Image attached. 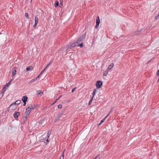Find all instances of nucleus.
<instances>
[{
	"instance_id": "25",
	"label": "nucleus",
	"mask_w": 159,
	"mask_h": 159,
	"mask_svg": "<svg viewBox=\"0 0 159 159\" xmlns=\"http://www.w3.org/2000/svg\"><path fill=\"white\" fill-rule=\"evenodd\" d=\"M17 105H18L17 104V103H16V101L15 102H14V103H13L11 104V106L12 107V106H13V105H14L15 106L17 107L16 106Z\"/></svg>"
},
{
	"instance_id": "7",
	"label": "nucleus",
	"mask_w": 159,
	"mask_h": 159,
	"mask_svg": "<svg viewBox=\"0 0 159 159\" xmlns=\"http://www.w3.org/2000/svg\"><path fill=\"white\" fill-rule=\"evenodd\" d=\"M28 98L26 96H23L22 98V101L23 102H26L27 101Z\"/></svg>"
},
{
	"instance_id": "27",
	"label": "nucleus",
	"mask_w": 159,
	"mask_h": 159,
	"mask_svg": "<svg viewBox=\"0 0 159 159\" xmlns=\"http://www.w3.org/2000/svg\"><path fill=\"white\" fill-rule=\"evenodd\" d=\"M25 17L27 19H29V15L27 13H25Z\"/></svg>"
},
{
	"instance_id": "15",
	"label": "nucleus",
	"mask_w": 159,
	"mask_h": 159,
	"mask_svg": "<svg viewBox=\"0 0 159 159\" xmlns=\"http://www.w3.org/2000/svg\"><path fill=\"white\" fill-rule=\"evenodd\" d=\"M113 66H114V64L113 63L111 64L109 66L108 68V70L111 69L112 68V67Z\"/></svg>"
},
{
	"instance_id": "40",
	"label": "nucleus",
	"mask_w": 159,
	"mask_h": 159,
	"mask_svg": "<svg viewBox=\"0 0 159 159\" xmlns=\"http://www.w3.org/2000/svg\"><path fill=\"white\" fill-rule=\"evenodd\" d=\"M23 102V106H25L26 103V102Z\"/></svg>"
},
{
	"instance_id": "16",
	"label": "nucleus",
	"mask_w": 159,
	"mask_h": 159,
	"mask_svg": "<svg viewBox=\"0 0 159 159\" xmlns=\"http://www.w3.org/2000/svg\"><path fill=\"white\" fill-rule=\"evenodd\" d=\"M59 5V2L57 1H55V4H54V6L55 7H57Z\"/></svg>"
},
{
	"instance_id": "4",
	"label": "nucleus",
	"mask_w": 159,
	"mask_h": 159,
	"mask_svg": "<svg viewBox=\"0 0 159 159\" xmlns=\"http://www.w3.org/2000/svg\"><path fill=\"white\" fill-rule=\"evenodd\" d=\"M62 114L61 113H60V114L58 115V116L56 117L55 119L54 120V121L55 122H57L60 120V118L62 116Z\"/></svg>"
},
{
	"instance_id": "21",
	"label": "nucleus",
	"mask_w": 159,
	"mask_h": 159,
	"mask_svg": "<svg viewBox=\"0 0 159 159\" xmlns=\"http://www.w3.org/2000/svg\"><path fill=\"white\" fill-rule=\"evenodd\" d=\"M7 88L6 86H5L4 87L2 90V91L1 92V93H4L6 90V89Z\"/></svg>"
},
{
	"instance_id": "29",
	"label": "nucleus",
	"mask_w": 159,
	"mask_h": 159,
	"mask_svg": "<svg viewBox=\"0 0 159 159\" xmlns=\"http://www.w3.org/2000/svg\"><path fill=\"white\" fill-rule=\"evenodd\" d=\"M93 99V98H92L91 99V100L89 101V103H88L89 105V106L91 104V103H92V101Z\"/></svg>"
},
{
	"instance_id": "18",
	"label": "nucleus",
	"mask_w": 159,
	"mask_h": 159,
	"mask_svg": "<svg viewBox=\"0 0 159 159\" xmlns=\"http://www.w3.org/2000/svg\"><path fill=\"white\" fill-rule=\"evenodd\" d=\"M43 93V92H42V91L41 90H39L37 92V95H41Z\"/></svg>"
},
{
	"instance_id": "1",
	"label": "nucleus",
	"mask_w": 159,
	"mask_h": 159,
	"mask_svg": "<svg viewBox=\"0 0 159 159\" xmlns=\"http://www.w3.org/2000/svg\"><path fill=\"white\" fill-rule=\"evenodd\" d=\"M30 113H29L28 112L26 111L24 113V115L25 117L23 118V122L24 123L27 120V118L29 116Z\"/></svg>"
},
{
	"instance_id": "50",
	"label": "nucleus",
	"mask_w": 159,
	"mask_h": 159,
	"mask_svg": "<svg viewBox=\"0 0 159 159\" xmlns=\"http://www.w3.org/2000/svg\"><path fill=\"white\" fill-rule=\"evenodd\" d=\"M151 60H150L148 62V63H149V62Z\"/></svg>"
},
{
	"instance_id": "3",
	"label": "nucleus",
	"mask_w": 159,
	"mask_h": 159,
	"mask_svg": "<svg viewBox=\"0 0 159 159\" xmlns=\"http://www.w3.org/2000/svg\"><path fill=\"white\" fill-rule=\"evenodd\" d=\"M102 85V83L101 81L100 80L97 81L96 83V86L97 87L98 89L101 88Z\"/></svg>"
},
{
	"instance_id": "23",
	"label": "nucleus",
	"mask_w": 159,
	"mask_h": 159,
	"mask_svg": "<svg viewBox=\"0 0 159 159\" xmlns=\"http://www.w3.org/2000/svg\"><path fill=\"white\" fill-rule=\"evenodd\" d=\"M36 80V79H32L29 82V83H33Z\"/></svg>"
},
{
	"instance_id": "47",
	"label": "nucleus",
	"mask_w": 159,
	"mask_h": 159,
	"mask_svg": "<svg viewBox=\"0 0 159 159\" xmlns=\"http://www.w3.org/2000/svg\"><path fill=\"white\" fill-rule=\"evenodd\" d=\"M46 141L48 142H49V141L48 140V139H47V140H46Z\"/></svg>"
},
{
	"instance_id": "5",
	"label": "nucleus",
	"mask_w": 159,
	"mask_h": 159,
	"mask_svg": "<svg viewBox=\"0 0 159 159\" xmlns=\"http://www.w3.org/2000/svg\"><path fill=\"white\" fill-rule=\"evenodd\" d=\"M20 116V113L18 112H16L13 114L14 117L16 119H18V117Z\"/></svg>"
},
{
	"instance_id": "51",
	"label": "nucleus",
	"mask_w": 159,
	"mask_h": 159,
	"mask_svg": "<svg viewBox=\"0 0 159 159\" xmlns=\"http://www.w3.org/2000/svg\"><path fill=\"white\" fill-rule=\"evenodd\" d=\"M61 97V96L59 97V98H58H58H59L60 97Z\"/></svg>"
},
{
	"instance_id": "46",
	"label": "nucleus",
	"mask_w": 159,
	"mask_h": 159,
	"mask_svg": "<svg viewBox=\"0 0 159 159\" xmlns=\"http://www.w3.org/2000/svg\"><path fill=\"white\" fill-rule=\"evenodd\" d=\"M34 106H36V107H38L39 106L38 105H34Z\"/></svg>"
},
{
	"instance_id": "13",
	"label": "nucleus",
	"mask_w": 159,
	"mask_h": 159,
	"mask_svg": "<svg viewBox=\"0 0 159 159\" xmlns=\"http://www.w3.org/2000/svg\"><path fill=\"white\" fill-rule=\"evenodd\" d=\"M142 29H140L139 30L138 29L137 30V31H136L135 32V34L136 35H138V34H139V32H140L141 31H142Z\"/></svg>"
},
{
	"instance_id": "14",
	"label": "nucleus",
	"mask_w": 159,
	"mask_h": 159,
	"mask_svg": "<svg viewBox=\"0 0 159 159\" xmlns=\"http://www.w3.org/2000/svg\"><path fill=\"white\" fill-rule=\"evenodd\" d=\"M34 20H35V23L38 24V22L39 20H38V17L37 16H36L35 17Z\"/></svg>"
},
{
	"instance_id": "43",
	"label": "nucleus",
	"mask_w": 159,
	"mask_h": 159,
	"mask_svg": "<svg viewBox=\"0 0 159 159\" xmlns=\"http://www.w3.org/2000/svg\"><path fill=\"white\" fill-rule=\"evenodd\" d=\"M59 159H64V157L61 156L60 158Z\"/></svg>"
},
{
	"instance_id": "36",
	"label": "nucleus",
	"mask_w": 159,
	"mask_h": 159,
	"mask_svg": "<svg viewBox=\"0 0 159 159\" xmlns=\"http://www.w3.org/2000/svg\"><path fill=\"white\" fill-rule=\"evenodd\" d=\"M157 76H159V70H158L157 72Z\"/></svg>"
},
{
	"instance_id": "53",
	"label": "nucleus",
	"mask_w": 159,
	"mask_h": 159,
	"mask_svg": "<svg viewBox=\"0 0 159 159\" xmlns=\"http://www.w3.org/2000/svg\"><path fill=\"white\" fill-rule=\"evenodd\" d=\"M32 1V0H31V2Z\"/></svg>"
},
{
	"instance_id": "8",
	"label": "nucleus",
	"mask_w": 159,
	"mask_h": 159,
	"mask_svg": "<svg viewBox=\"0 0 159 159\" xmlns=\"http://www.w3.org/2000/svg\"><path fill=\"white\" fill-rule=\"evenodd\" d=\"M85 35L84 34H83L79 38V39H80V40L83 41V40L85 39Z\"/></svg>"
},
{
	"instance_id": "30",
	"label": "nucleus",
	"mask_w": 159,
	"mask_h": 159,
	"mask_svg": "<svg viewBox=\"0 0 159 159\" xmlns=\"http://www.w3.org/2000/svg\"><path fill=\"white\" fill-rule=\"evenodd\" d=\"M46 69H44L41 72V73H40L39 75H42L43 73L44 72V71Z\"/></svg>"
},
{
	"instance_id": "45",
	"label": "nucleus",
	"mask_w": 159,
	"mask_h": 159,
	"mask_svg": "<svg viewBox=\"0 0 159 159\" xmlns=\"http://www.w3.org/2000/svg\"><path fill=\"white\" fill-rule=\"evenodd\" d=\"M47 136H48V137H49V134H48V133L47 134Z\"/></svg>"
},
{
	"instance_id": "6",
	"label": "nucleus",
	"mask_w": 159,
	"mask_h": 159,
	"mask_svg": "<svg viewBox=\"0 0 159 159\" xmlns=\"http://www.w3.org/2000/svg\"><path fill=\"white\" fill-rule=\"evenodd\" d=\"M28 107H29L31 109H34L36 108V106H34V105H33L32 104H30L28 105Z\"/></svg>"
},
{
	"instance_id": "22",
	"label": "nucleus",
	"mask_w": 159,
	"mask_h": 159,
	"mask_svg": "<svg viewBox=\"0 0 159 159\" xmlns=\"http://www.w3.org/2000/svg\"><path fill=\"white\" fill-rule=\"evenodd\" d=\"M16 72V70L15 69L14 71H12L11 74L12 75H15Z\"/></svg>"
},
{
	"instance_id": "28",
	"label": "nucleus",
	"mask_w": 159,
	"mask_h": 159,
	"mask_svg": "<svg viewBox=\"0 0 159 159\" xmlns=\"http://www.w3.org/2000/svg\"><path fill=\"white\" fill-rule=\"evenodd\" d=\"M16 103H17V104L18 105L20 104L21 102L20 100H18L16 101Z\"/></svg>"
},
{
	"instance_id": "24",
	"label": "nucleus",
	"mask_w": 159,
	"mask_h": 159,
	"mask_svg": "<svg viewBox=\"0 0 159 159\" xmlns=\"http://www.w3.org/2000/svg\"><path fill=\"white\" fill-rule=\"evenodd\" d=\"M105 119L103 118L102 120H101L100 123L98 125H101L105 121Z\"/></svg>"
},
{
	"instance_id": "38",
	"label": "nucleus",
	"mask_w": 159,
	"mask_h": 159,
	"mask_svg": "<svg viewBox=\"0 0 159 159\" xmlns=\"http://www.w3.org/2000/svg\"><path fill=\"white\" fill-rule=\"evenodd\" d=\"M76 89V88H75L72 89L71 90V92H73L75 90V89Z\"/></svg>"
},
{
	"instance_id": "35",
	"label": "nucleus",
	"mask_w": 159,
	"mask_h": 159,
	"mask_svg": "<svg viewBox=\"0 0 159 159\" xmlns=\"http://www.w3.org/2000/svg\"><path fill=\"white\" fill-rule=\"evenodd\" d=\"M37 24L35 23L33 26V27L34 28H35L36 27V26H37Z\"/></svg>"
},
{
	"instance_id": "41",
	"label": "nucleus",
	"mask_w": 159,
	"mask_h": 159,
	"mask_svg": "<svg viewBox=\"0 0 159 159\" xmlns=\"http://www.w3.org/2000/svg\"><path fill=\"white\" fill-rule=\"evenodd\" d=\"M109 115L108 114H107V115L104 118L105 119V120L108 117Z\"/></svg>"
},
{
	"instance_id": "37",
	"label": "nucleus",
	"mask_w": 159,
	"mask_h": 159,
	"mask_svg": "<svg viewBox=\"0 0 159 159\" xmlns=\"http://www.w3.org/2000/svg\"><path fill=\"white\" fill-rule=\"evenodd\" d=\"M97 88L95 89H94L93 90V92H94V93H96V91H97Z\"/></svg>"
},
{
	"instance_id": "20",
	"label": "nucleus",
	"mask_w": 159,
	"mask_h": 159,
	"mask_svg": "<svg viewBox=\"0 0 159 159\" xmlns=\"http://www.w3.org/2000/svg\"><path fill=\"white\" fill-rule=\"evenodd\" d=\"M108 70L107 69L104 72V74H103V76H106L108 73Z\"/></svg>"
},
{
	"instance_id": "42",
	"label": "nucleus",
	"mask_w": 159,
	"mask_h": 159,
	"mask_svg": "<svg viewBox=\"0 0 159 159\" xmlns=\"http://www.w3.org/2000/svg\"><path fill=\"white\" fill-rule=\"evenodd\" d=\"M112 109H111V110L109 111V113L108 114L109 115L112 112Z\"/></svg>"
},
{
	"instance_id": "32",
	"label": "nucleus",
	"mask_w": 159,
	"mask_h": 159,
	"mask_svg": "<svg viewBox=\"0 0 159 159\" xmlns=\"http://www.w3.org/2000/svg\"><path fill=\"white\" fill-rule=\"evenodd\" d=\"M62 107V105L61 104H59L58 106V108L61 109Z\"/></svg>"
},
{
	"instance_id": "19",
	"label": "nucleus",
	"mask_w": 159,
	"mask_h": 159,
	"mask_svg": "<svg viewBox=\"0 0 159 159\" xmlns=\"http://www.w3.org/2000/svg\"><path fill=\"white\" fill-rule=\"evenodd\" d=\"M13 79H12L6 85V86L8 87L9 85L11 84V82L12 81Z\"/></svg>"
},
{
	"instance_id": "11",
	"label": "nucleus",
	"mask_w": 159,
	"mask_h": 159,
	"mask_svg": "<svg viewBox=\"0 0 159 159\" xmlns=\"http://www.w3.org/2000/svg\"><path fill=\"white\" fill-rule=\"evenodd\" d=\"M100 23V20L99 16H98L97 17L96 20V23Z\"/></svg>"
},
{
	"instance_id": "2",
	"label": "nucleus",
	"mask_w": 159,
	"mask_h": 159,
	"mask_svg": "<svg viewBox=\"0 0 159 159\" xmlns=\"http://www.w3.org/2000/svg\"><path fill=\"white\" fill-rule=\"evenodd\" d=\"M76 43H77L78 44V45H77L78 46H80V47H82L83 46V41L80 40V39H79L76 41Z\"/></svg>"
},
{
	"instance_id": "52",
	"label": "nucleus",
	"mask_w": 159,
	"mask_h": 159,
	"mask_svg": "<svg viewBox=\"0 0 159 159\" xmlns=\"http://www.w3.org/2000/svg\"><path fill=\"white\" fill-rule=\"evenodd\" d=\"M58 99H57V100H56V101L58 100Z\"/></svg>"
},
{
	"instance_id": "39",
	"label": "nucleus",
	"mask_w": 159,
	"mask_h": 159,
	"mask_svg": "<svg viewBox=\"0 0 159 159\" xmlns=\"http://www.w3.org/2000/svg\"><path fill=\"white\" fill-rule=\"evenodd\" d=\"M41 76V75H40L39 74L35 79H36V80L39 77Z\"/></svg>"
},
{
	"instance_id": "33",
	"label": "nucleus",
	"mask_w": 159,
	"mask_h": 159,
	"mask_svg": "<svg viewBox=\"0 0 159 159\" xmlns=\"http://www.w3.org/2000/svg\"><path fill=\"white\" fill-rule=\"evenodd\" d=\"M95 94H96V93H94V92H93V96H92V98H93L95 95Z\"/></svg>"
},
{
	"instance_id": "49",
	"label": "nucleus",
	"mask_w": 159,
	"mask_h": 159,
	"mask_svg": "<svg viewBox=\"0 0 159 159\" xmlns=\"http://www.w3.org/2000/svg\"><path fill=\"white\" fill-rule=\"evenodd\" d=\"M159 16V14L157 16H156V19L157 18V17H158Z\"/></svg>"
},
{
	"instance_id": "34",
	"label": "nucleus",
	"mask_w": 159,
	"mask_h": 159,
	"mask_svg": "<svg viewBox=\"0 0 159 159\" xmlns=\"http://www.w3.org/2000/svg\"><path fill=\"white\" fill-rule=\"evenodd\" d=\"M62 2H63L62 0L61 1V0L60 1V7H61L62 6Z\"/></svg>"
},
{
	"instance_id": "26",
	"label": "nucleus",
	"mask_w": 159,
	"mask_h": 159,
	"mask_svg": "<svg viewBox=\"0 0 159 159\" xmlns=\"http://www.w3.org/2000/svg\"><path fill=\"white\" fill-rule=\"evenodd\" d=\"M52 62V61H50L49 62V63L47 65L46 67L44 68L46 69L49 66V65H50V64H51Z\"/></svg>"
},
{
	"instance_id": "31",
	"label": "nucleus",
	"mask_w": 159,
	"mask_h": 159,
	"mask_svg": "<svg viewBox=\"0 0 159 159\" xmlns=\"http://www.w3.org/2000/svg\"><path fill=\"white\" fill-rule=\"evenodd\" d=\"M99 24H99V23H96V25L95 27V28L96 29H97L98 28Z\"/></svg>"
},
{
	"instance_id": "48",
	"label": "nucleus",
	"mask_w": 159,
	"mask_h": 159,
	"mask_svg": "<svg viewBox=\"0 0 159 159\" xmlns=\"http://www.w3.org/2000/svg\"><path fill=\"white\" fill-rule=\"evenodd\" d=\"M98 156H96V157H95V158H94V159H97V158H98Z\"/></svg>"
},
{
	"instance_id": "44",
	"label": "nucleus",
	"mask_w": 159,
	"mask_h": 159,
	"mask_svg": "<svg viewBox=\"0 0 159 159\" xmlns=\"http://www.w3.org/2000/svg\"><path fill=\"white\" fill-rule=\"evenodd\" d=\"M65 151V150H64L62 153V154L61 156H63L64 157V152Z\"/></svg>"
},
{
	"instance_id": "10",
	"label": "nucleus",
	"mask_w": 159,
	"mask_h": 159,
	"mask_svg": "<svg viewBox=\"0 0 159 159\" xmlns=\"http://www.w3.org/2000/svg\"><path fill=\"white\" fill-rule=\"evenodd\" d=\"M33 69L32 66H28L26 68V71H28L29 70H31Z\"/></svg>"
},
{
	"instance_id": "17",
	"label": "nucleus",
	"mask_w": 159,
	"mask_h": 159,
	"mask_svg": "<svg viewBox=\"0 0 159 159\" xmlns=\"http://www.w3.org/2000/svg\"><path fill=\"white\" fill-rule=\"evenodd\" d=\"M75 46V43L71 44L70 46H69L68 48L71 49L72 47H74Z\"/></svg>"
},
{
	"instance_id": "9",
	"label": "nucleus",
	"mask_w": 159,
	"mask_h": 159,
	"mask_svg": "<svg viewBox=\"0 0 159 159\" xmlns=\"http://www.w3.org/2000/svg\"><path fill=\"white\" fill-rule=\"evenodd\" d=\"M11 104L10 105L9 107V108L11 109V110H15L17 108V107L15 106L14 105H13V106H11Z\"/></svg>"
},
{
	"instance_id": "12",
	"label": "nucleus",
	"mask_w": 159,
	"mask_h": 159,
	"mask_svg": "<svg viewBox=\"0 0 159 159\" xmlns=\"http://www.w3.org/2000/svg\"><path fill=\"white\" fill-rule=\"evenodd\" d=\"M32 110L30 108H29V107H27L26 108V111L29 113H30L31 111Z\"/></svg>"
}]
</instances>
